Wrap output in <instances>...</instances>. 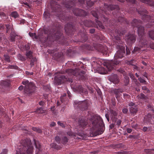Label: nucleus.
Returning <instances> with one entry per match:
<instances>
[{
	"instance_id": "nucleus-1",
	"label": "nucleus",
	"mask_w": 154,
	"mask_h": 154,
	"mask_svg": "<svg viewBox=\"0 0 154 154\" xmlns=\"http://www.w3.org/2000/svg\"><path fill=\"white\" fill-rule=\"evenodd\" d=\"M91 122L90 126L91 127L90 130L91 136H96L101 134L102 131L99 130V127L103 125V122L100 117L98 115L91 116L89 119Z\"/></svg>"
},
{
	"instance_id": "nucleus-2",
	"label": "nucleus",
	"mask_w": 154,
	"mask_h": 154,
	"mask_svg": "<svg viewBox=\"0 0 154 154\" xmlns=\"http://www.w3.org/2000/svg\"><path fill=\"white\" fill-rule=\"evenodd\" d=\"M21 143L23 147L18 149L16 154H26V152L27 154H32L33 147L30 141L28 140H23Z\"/></svg>"
},
{
	"instance_id": "nucleus-3",
	"label": "nucleus",
	"mask_w": 154,
	"mask_h": 154,
	"mask_svg": "<svg viewBox=\"0 0 154 154\" xmlns=\"http://www.w3.org/2000/svg\"><path fill=\"white\" fill-rule=\"evenodd\" d=\"M58 72H57L55 74H57ZM59 74L57 77H55L54 79V83L56 85H59L63 83L65 81L68 80V77L65 75L64 74H63L62 72L61 73L60 72H59Z\"/></svg>"
},
{
	"instance_id": "nucleus-4",
	"label": "nucleus",
	"mask_w": 154,
	"mask_h": 154,
	"mask_svg": "<svg viewBox=\"0 0 154 154\" xmlns=\"http://www.w3.org/2000/svg\"><path fill=\"white\" fill-rule=\"evenodd\" d=\"M99 64L103 65L104 66L106 67H110L112 66H115L119 64V62L118 61H113L109 60H102L101 61L98 62Z\"/></svg>"
},
{
	"instance_id": "nucleus-5",
	"label": "nucleus",
	"mask_w": 154,
	"mask_h": 154,
	"mask_svg": "<svg viewBox=\"0 0 154 154\" xmlns=\"http://www.w3.org/2000/svg\"><path fill=\"white\" fill-rule=\"evenodd\" d=\"M29 81L27 80L22 82L23 85H25L24 88V91L25 93L30 94L33 92V89L34 88L33 84L32 82L28 83Z\"/></svg>"
},
{
	"instance_id": "nucleus-6",
	"label": "nucleus",
	"mask_w": 154,
	"mask_h": 154,
	"mask_svg": "<svg viewBox=\"0 0 154 154\" xmlns=\"http://www.w3.org/2000/svg\"><path fill=\"white\" fill-rule=\"evenodd\" d=\"M117 48L118 50L114 56L115 60L122 58L124 54L125 53V48L123 46L120 45H118Z\"/></svg>"
},
{
	"instance_id": "nucleus-7",
	"label": "nucleus",
	"mask_w": 154,
	"mask_h": 154,
	"mask_svg": "<svg viewBox=\"0 0 154 154\" xmlns=\"http://www.w3.org/2000/svg\"><path fill=\"white\" fill-rule=\"evenodd\" d=\"M78 127L81 130L86 128L88 125V120L85 119H79L78 121Z\"/></svg>"
},
{
	"instance_id": "nucleus-8",
	"label": "nucleus",
	"mask_w": 154,
	"mask_h": 154,
	"mask_svg": "<svg viewBox=\"0 0 154 154\" xmlns=\"http://www.w3.org/2000/svg\"><path fill=\"white\" fill-rule=\"evenodd\" d=\"M127 43L131 44L134 43L136 39V38L135 35L134 34H129L127 36L126 38Z\"/></svg>"
},
{
	"instance_id": "nucleus-9",
	"label": "nucleus",
	"mask_w": 154,
	"mask_h": 154,
	"mask_svg": "<svg viewBox=\"0 0 154 154\" xmlns=\"http://www.w3.org/2000/svg\"><path fill=\"white\" fill-rule=\"evenodd\" d=\"M32 52L31 51H29L26 53V56L28 58L31 59L30 64L31 66H32L34 65L33 62L36 61V60L35 58L33 57L32 55Z\"/></svg>"
},
{
	"instance_id": "nucleus-10",
	"label": "nucleus",
	"mask_w": 154,
	"mask_h": 154,
	"mask_svg": "<svg viewBox=\"0 0 154 154\" xmlns=\"http://www.w3.org/2000/svg\"><path fill=\"white\" fill-rule=\"evenodd\" d=\"M109 81L115 84L118 83L119 80L117 75L116 74H113L109 78Z\"/></svg>"
},
{
	"instance_id": "nucleus-11",
	"label": "nucleus",
	"mask_w": 154,
	"mask_h": 154,
	"mask_svg": "<svg viewBox=\"0 0 154 154\" xmlns=\"http://www.w3.org/2000/svg\"><path fill=\"white\" fill-rule=\"evenodd\" d=\"M111 68H96L97 72L100 74H106L107 73V70H110Z\"/></svg>"
},
{
	"instance_id": "nucleus-12",
	"label": "nucleus",
	"mask_w": 154,
	"mask_h": 154,
	"mask_svg": "<svg viewBox=\"0 0 154 154\" xmlns=\"http://www.w3.org/2000/svg\"><path fill=\"white\" fill-rule=\"evenodd\" d=\"M0 85V88L5 90L9 86V84L8 82L2 81L1 82Z\"/></svg>"
},
{
	"instance_id": "nucleus-13",
	"label": "nucleus",
	"mask_w": 154,
	"mask_h": 154,
	"mask_svg": "<svg viewBox=\"0 0 154 154\" xmlns=\"http://www.w3.org/2000/svg\"><path fill=\"white\" fill-rule=\"evenodd\" d=\"M78 69L76 68L74 69H69L66 71V72L69 74H72L74 75H76V73H78Z\"/></svg>"
},
{
	"instance_id": "nucleus-14",
	"label": "nucleus",
	"mask_w": 154,
	"mask_h": 154,
	"mask_svg": "<svg viewBox=\"0 0 154 154\" xmlns=\"http://www.w3.org/2000/svg\"><path fill=\"white\" fill-rule=\"evenodd\" d=\"M141 24V22L136 19L134 20L132 22V25L134 27H138Z\"/></svg>"
},
{
	"instance_id": "nucleus-15",
	"label": "nucleus",
	"mask_w": 154,
	"mask_h": 154,
	"mask_svg": "<svg viewBox=\"0 0 154 154\" xmlns=\"http://www.w3.org/2000/svg\"><path fill=\"white\" fill-rule=\"evenodd\" d=\"M137 108L136 106L131 107L130 109V111L132 114L134 115L137 111Z\"/></svg>"
},
{
	"instance_id": "nucleus-16",
	"label": "nucleus",
	"mask_w": 154,
	"mask_h": 154,
	"mask_svg": "<svg viewBox=\"0 0 154 154\" xmlns=\"http://www.w3.org/2000/svg\"><path fill=\"white\" fill-rule=\"evenodd\" d=\"M144 28L143 26H140L138 27V33L139 35H141L144 33Z\"/></svg>"
},
{
	"instance_id": "nucleus-17",
	"label": "nucleus",
	"mask_w": 154,
	"mask_h": 154,
	"mask_svg": "<svg viewBox=\"0 0 154 154\" xmlns=\"http://www.w3.org/2000/svg\"><path fill=\"white\" fill-rule=\"evenodd\" d=\"M74 14L76 16H79L82 15L84 13V11L82 10L76 9L73 11Z\"/></svg>"
},
{
	"instance_id": "nucleus-18",
	"label": "nucleus",
	"mask_w": 154,
	"mask_h": 154,
	"mask_svg": "<svg viewBox=\"0 0 154 154\" xmlns=\"http://www.w3.org/2000/svg\"><path fill=\"white\" fill-rule=\"evenodd\" d=\"M110 117L111 119L113 120L115 118L117 115V113L115 111L112 110H110Z\"/></svg>"
},
{
	"instance_id": "nucleus-19",
	"label": "nucleus",
	"mask_w": 154,
	"mask_h": 154,
	"mask_svg": "<svg viewBox=\"0 0 154 154\" xmlns=\"http://www.w3.org/2000/svg\"><path fill=\"white\" fill-rule=\"evenodd\" d=\"M114 93L116 95L117 98H118L119 97H120V95L121 93H122L123 91L121 89H115L114 90Z\"/></svg>"
},
{
	"instance_id": "nucleus-20",
	"label": "nucleus",
	"mask_w": 154,
	"mask_h": 154,
	"mask_svg": "<svg viewBox=\"0 0 154 154\" xmlns=\"http://www.w3.org/2000/svg\"><path fill=\"white\" fill-rule=\"evenodd\" d=\"M46 110L42 108H38L35 112L38 114H42L45 113Z\"/></svg>"
},
{
	"instance_id": "nucleus-21",
	"label": "nucleus",
	"mask_w": 154,
	"mask_h": 154,
	"mask_svg": "<svg viewBox=\"0 0 154 154\" xmlns=\"http://www.w3.org/2000/svg\"><path fill=\"white\" fill-rule=\"evenodd\" d=\"M137 97L138 99H142L146 100L147 99V97L143 93H141L140 95H138Z\"/></svg>"
},
{
	"instance_id": "nucleus-22",
	"label": "nucleus",
	"mask_w": 154,
	"mask_h": 154,
	"mask_svg": "<svg viewBox=\"0 0 154 154\" xmlns=\"http://www.w3.org/2000/svg\"><path fill=\"white\" fill-rule=\"evenodd\" d=\"M34 143L35 144L36 148L38 149L39 150H40L41 148V145L39 142L38 141H35Z\"/></svg>"
},
{
	"instance_id": "nucleus-23",
	"label": "nucleus",
	"mask_w": 154,
	"mask_h": 154,
	"mask_svg": "<svg viewBox=\"0 0 154 154\" xmlns=\"http://www.w3.org/2000/svg\"><path fill=\"white\" fill-rule=\"evenodd\" d=\"M11 16L16 18L18 17V14L17 13L16 11L13 12L11 14Z\"/></svg>"
},
{
	"instance_id": "nucleus-24",
	"label": "nucleus",
	"mask_w": 154,
	"mask_h": 154,
	"mask_svg": "<svg viewBox=\"0 0 154 154\" xmlns=\"http://www.w3.org/2000/svg\"><path fill=\"white\" fill-rule=\"evenodd\" d=\"M75 88L76 89L80 92H82L83 91V88L81 86H79Z\"/></svg>"
},
{
	"instance_id": "nucleus-25",
	"label": "nucleus",
	"mask_w": 154,
	"mask_h": 154,
	"mask_svg": "<svg viewBox=\"0 0 154 154\" xmlns=\"http://www.w3.org/2000/svg\"><path fill=\"white\" fill-rule=\"evenodd\" d=\"M149 35L150 37L154 40V31H151L149 32Z\"/></svg>"
},
{
	"instance_id": "nucleus-26",
	"label": "nucleus",
	"mask_w": 154,
	"mask_h": 154,
	"mask_svg": "<svg viewBox=\"0 0 154 154\" xmlns=\"http://www.w3.org/2000/svg\"><path fill=\"white\" fill-rule=\"evenodd\" d=\"M5 60L8 62H10V57L8 55H4Z\"/></svg>"
},
{
	"instance_id": "nucleus-27",
	"label": "nucleus",
	"mask_w": 154,
	"mask_h": 154,
	"mask_svg": "<svg viewBox=\"0 0 154 154\" xmlns=\"http://www.w3.org/2000/svg\"><path fill=\"white\" fill-rule=\"evenodd\" d=\"M68 141V138L66 137H64L62 138V142L63 143H66Z\"/></svg>"
},
{
	"instance_id": "nucleus-28",
	"label": "nucleus",
	"mask_w": 154,
	"mask_h": 154,
	"mask_svg": "<svg viewBox=\"0 0 154 154\" xmlns=\"http://www.w3.org/2000/svg\"><path fill=\"white\" fill-rule=\"evenodd\" d=\"M29 36L32 37L33 39H34V38L35 39H37V38L35 36V33L29 32Z\"/></svg>"
},
{
	"instance_id": "nucleus-29",
	"label": "nucleus",
	"mask_w": 154,
	"mask_h": 154,
	"mask_svg": "<svg viewBox=\"0 0 154 154\" xmlns=\"http://www.w3.org/2000/svg\"><path fill=\"white\" fill-rule=\"evenodd\" d=\"M18 58L22 61H24L26 60L25 58L20 54L18 55Z\"/></svg>"
},
{
	"instance_id": "nucleus-30",
	"label": "nucleus",
	"mask_w": 154,
	"mask_h": 154,
	"mask_svg": "<svg viewBox=\"0 0 154 154\" xmlns=\"http://www.w3.org/2000/svg\"><path fill=\"white\" fill-rule=\"evenodd\" d=\"M129 75L130 77L134 81V82L136 81V79H135L134 75L131 72H129Z\"/></svg>"
},
{
	"instance_id": "nucleus-31",
	"label": "nucleus",
	"mask_w": 154,
	"mask_h": 154,
	"mask_svg": "<svg viewBox=\"0 0 154 154\" xmlns=\"http://www.w3.org/2000/svg\"><path fill=\"white\" fill-rule=\"evenodd\" d=\"M139 80L141 83H143L145 84H146V81L142 79L141 77H140L139 78Z\"/></svg>"
},
{
	"instance_id": "nucleus-32",
	"label": "nucleus",
	"mask_w": 154,
	"mask_h": 154,
	"mask_svg": "<svg viewBox=\"0 0 154 154\" xmlns=\"http://www.w3.org/2000/svg\"><path fill=\"white\" fill-rule=\"evenodd\" d=\"M87 5L89 7H91L92 6L94 3L91 1H89L87 2Z\"/></svg>"
},
{
	"instance_id": "nucleus-33",
	"label": "nucleus",
	"mask_w": 154,
	"mask_h": 154,
	"mask_svg": "<svg viewBox=\"0 0 154 154\" xmlns=\"http://www.w3.org/2000/svg\"><path fill=\"white\" fill-rule=\"evenodd\" d=\"M55 140L58 143H60V139L58 136H57L56 137H55Z\"/></svg>"
},
{
	"instance_id": "nucleus-34",
	"label": "nucleus",
	"mask_w": 154,
	"mask_h": 154,
	"mask_svg": "<svg viewBox=\"0 0 154 154\" xmlns=\"http://www.w3.org/2000/svg\"><path fill=\"white\" fill-rule=\"evenodd\" d=\"M124 82H125V84L126 85H127L129 83V78L128 77H126L125 78V80H124Z\"/></svg>"
},
{
	"instance_id": "nucleus-35",
	"label": "nucleus",
	"mask_w": 154,
	"mask_h": 154,
	"mask_svg": "<svg viewBox=\"0 0 154 154\" xmlns=\"http://www.w3.org/2000/svg\"><path fill=\"white\" fill-rule=\"evenodd\" d=\"M15 37V36H14L11 35L10 36V40H11V41L12 42L14 41Z\"/></svg>"
},
{
	"instance_id": "nucleus-36",
	"label": "nucleus",
	"mask_w": 154,
	"mask_h": 154,
	"mask_svg": "<svg viewBox=\"0 0 154 154\" xmlns=\"http://www.w3.org/2000/svg\"><path fill=\"white\" fill-rule=\"evenodd\" d=\"M128 111V109L126 108H124L122 109V112L126 114Z\"/></svg>"
},
{
	"instance_id": "nucleus-37",
	"label": "nucleus",
	"mask_w": 154,
	"mask_h": 154,
	"mask_svg": "<svg viewBox=\"0 0 154 154\" xmlns=\"http://www.w3.org/2000/svg\"><path fill=\"white\" fill-rule=\"evenodd\" d=\"M117 70L120 73L123 74L124 75L125 73V72L123 70L121 69V68H120V69H118Z\"/></svg>"
},
{
	"instance_id": "nucleus-38",
	"label": "nucleus",
	"mask_w": 154,
	"mask_h": 154,
	"mask_svg": "<svg viewBox=\"0 0 154 154\" xmlns=\"http://www.w3.org/2000/svg\"><path fill=\"white\" fill-rule=\"evenodd\" d=\"M122 122V121L120 120L119 119L116 122V125L118 126H119L121 124Z\"/></svg>"
},
{
	"instance_id": "nucleus-39",
	"label": "nucleus",
	"mask_w": 154,
	"mask_h": 154,
	"mask_svg": "<svg viewBox=\"0 0 154 154\" xmlns=\"http://www.w3.org/2000/svg\"><path fill=\"white\" fill-rule=\"evenodd\" d=\"M66 96V94H63V95L62 96V97H61V101L62 102H64V98H63V97H65Z\"/></svg>"
},
{
	"instance_id": "nucleus-40",
	"label": "nucleus",
	"mask_w": 154,
	"mask_h": 154,
	"mask_svg": "<svg viewBox=\"0 0 154 154\" xmlns=\"http://www.w3.org/2000/svg\"><path fill=\"white\" fill-rule=\"evenodd\" d=\"M140 48H139V47H135V48L133 50L134 52H135L137 51H138L140 49Z\"/></svg>"
},
{
	"instance_id": "nucleus-41",
	"label": "nucleus",
	"mask_w": 154,
	"mask_h": 154,
	"mask_svg": "<svg viewBox=\"0 0 154 154\" xmlns=\"http://www.w3.org/2000/svg\"><path fill=\"white\" fill-rule=\"evenodd\" d=\"M6 27L7 28V32H8L9 30L10 29V25L9 24H6L5 25Z\"/></svg>"
},
{
	"instance_id": "nucleus-42",
	"label": "nucleus",
	"mask_w": 154,
	"mask_h": 154,
	"mask_svg": "<svg viewBox=\"0 0 154 154\" xmlns=\"http://www.w3.org/2000/svg\"><path fill=\"white\" fill-rule=\"evenodd\" d=\"M49 14L48 13L45 12L44 15V17L45 18H47L49 16Z\"/></svg>"
},
{
	"instance_id": "nucleus-43",
	"label": "nucleus",
	"mask_w": 154,
	"mask_h": 154,
	"mask_svg": "<svg viewBox=\"0 0 154 154\" xmlns=\"http://www.w3.org/2000/svg\"><path fill=\"white\" fill-rule=\"evenodd\" d=\"M124 20V18L123 17H121L118 19V21L119 22H123Z\"/></svg>"
},
{
	"instance_id": "nucleus-44",
	"label": "nucleus",
	"mask_w": 154,
	"mask_h": 154,
	"mask_svg": "<svg viewBox=\"0 0 154 154\" xmlns=\"http://www.w3.org/2000/svg\"><path fill=\"white\" fill-rule=\"evenodd\" d=\"M7 152L8 150L7 149H4L1 154H7Z\"/></svg>"
},
{
	"instance_id": "nucleus-45",
	"label": "nucleus",
	"mask_w": 154,
	"mask_h": 154,
	"mask_svg": "<svg viewBox=\"0 0 154 154\" xmlns=\"http://www.w3.org/2000/svg\"><path fill=\"white\" fill-rule=\"evenodd\" d=\"M57 123L58 125H60V126H61L62 127H64V125H63V123H61L60 122H57Z\"/></svg>"
},
{
	"instance_id": "nucleus-46",
	"label": "nucleus",
	"mask_w": 154,
	"mask_h": 154,
	"mask_svg": "<svg viewBox=\"0 0 154 154\" xmlns=\"http://www.w3.org/2000/svg\"><path fill=\"white\" fill-rule=\"evenodd\" d=\"M129 105L131 107L134 106V103L132 102H131L129 103Z\"/></svg>"
},
{
	"instance_id": "nucleus-47",
	"label": "nucleus",
	"mask_w": 154,
	"mask_h": 154,
	"mask_svg": "<svg viewBox=\"0 0 154 154\" xmlns=\"http://www.w3.org/2000/svg\"><path fill=\"white\" fill-rule=\"evenodd\" d=\"M98 25L99 26V27H100L101 29H104V26L101 23H100L98 24Z\"/></svg>"
},
{
	"instance_id": "nucleus-48",
	"label": "nucleus",
	"mask_w": 154,
	"mask_h": 154,
	"mask_svg": "<svg viewBox=\"0 0 154 154\" xmlns=\"http://www.w3.org/2000/svg\"><path fill=\"white\" fill-rule=\"evenodd\" d=\"M51 145L53 148H56V146H57V145L56 143H53L51 144Z\"/></svg>"
},
{
	"instance_id": "nucleus-49",
	"label": "nucleus",
	"mask_w": 154,
	"mask_h": 154,
	"mask_svg": "<svg viewBox=\"0 0 154 154\" xmlns=\"http://www.w3.org/2000/svg\"><path fill=\"white\" fill-rule=\"evenodd\" d=\"M44 104V102L42 101H41L39 102V104L40 106H43Z\"/></svg>"
},
{
	"instance_id": "nucleus-50",
	"label": "nucleus",
	"mask_w": 154,
	"mask_h": 154,
	"mask_svg": "<svg viewBox=\"0 0 154 154\" xmlns=\"http://www.w3.org/2000/svg\"><path fill=\"white\" fill-rule=\"evenodd\" d=\"M147 107H148V109L149 110H151V109L152 108V107L151 105H148L147 106Z\"/></svg>"
},
{
	"instance_id": "nucleus-51",
	"label": "nucleus",
	"mask_w": 154,
	"mask_h": 154,
	"mask_svg": "<svg viewBox=\"0 0 154 154\" xmlns=\"http://www.w3.org/2000/svg\"><path fill=\"white\" fill-rule=\"evenodd\" d=\"M142 89L143 90H146L147 91H149V90H148V88L145 86H143L142 88Z\"/></svg>"
},
{
	"instance_id": "nucleus-52",
	"label": "nucleus",
	"mask_w": 154,
	"mask_h": 154,
	"mask_svg": "<svg viewBox=\"0 0 154 154\" xmlns=\"http://www.w3.org/2000/svg\"><path fill=\"white\" fill-rule=\"evenodd\" d=\"M126 54H129L130 53V51L129 50V49L127 47L126 48Z\"/></svg>"
},
{
	"instance_id": "nucleus-53",
	"label": "nucleus",
	"mask_w": 154,
	"mask_h": 154,
	"mask_svg": "<svg viewBox=\"0 0 154 154\" xmlns=\"http://www.w3.org/2000/svg\"><path fill=\"white\" fill-rule=\"evenodd\" d=\"M56 125V123L54 122H51V124H50V126L51 127H54V126Z\"/></svg>"
},
{
	"instance_id": "nucleus-54",
	"label": "nucleus",
	"mask_w": 154,
	"mask_h": 154,
	"mask_svg": "<svg viewBox=\"0 0 154 154\" xmlns=\"http://www.w3.org/2000/svg\"><path fill=\"white\" fill-rule=\"evenodd\" d=\"M95 32V29H91L90 30V33H93Z\"/></svg>"
},
{
	"instance_id": "nucleus-55",
	"label": "nucleus",
	"mask_w": 154,
	"mask_h": 154,
	"mask_svg": "<svg viewBox=\"0 0 154 154\" xmlns=\"http://www.w3.org/2000/svg\"><path fill=\"white\" fill-rule=\"evenodd\" d=\"M127 131L128 133H130L132 131V130L129 128H128L127 129Z\"/></svg>"
},
{
	"instance_id": "nucleus-56",
	"label": "nucleus",
	"mask_w": 154,
	"mask_h": 154,
	"mask_svg": "<svg viewBox=\"0 0 154 154\" xmlns=\"http://www.w3.org/2000/svg\"><path fill=\"white\" fill-rule=\"evenodd\" d=\"M21 4H23L24 5H26L27 6H28V7H29V5L27 2H21Z\"/></svg>"
},
{
	"instance_id": "nucleus-57",
	"label": "nucleus",
	"mask_w": 154,
	"mask_h": 154,
	"mask_svg": "<svg viewBox=\"0 0 154 154\" xmlns=\"http://www.w3.org/2000/svg\"><path fill=\"white\" fill-rule=\"evenodd\" d=\"M129 138H137L136 136L134 135H130L129 136Z\"/></svg>"
},
{
	"instance_id": "nucleus-58",
	"label": "nucleus",
	"mask_w": 154,
	"mask_h": 154,
	"mask_svg": "<svg viewBox=\"0 0 154 154\" xmlns=\"http://www.w3.org/2000/svg\"><path fill=\"white\" fill-rule=\"evenodd\" d=\"M0 15L1 16L4 17L5 16V14L3 12H0Z\"/></svg>"
},
{
	"instance_id": "nucleus-59",
	"label": "nucleus",
	"mask_w": 154,
	"mask_h": 154,
	"mask_svg": "<svg viewBox=\"0 0 154 154\" xmlns=\"http://www.w3.org/2000/svg\"><path fill=\"white\" fill-rule=\"evenodd\" d=\"M116 35H117V36H118V35H117L116 34V33L114 35V37H115V38L116 39L118 40H119L120 39V37H118V38H116Z\"/></svg>"
},
{
	"instance_id": "nucleus-60",
	"label": "nucleus",
	"mask_w": 154,
	"mask_h": 154,
	"mask_svg": "<svg viewBox=\"0 0 154 154\" xmlns=\"http://www.w3.org/2000/svg\"><path fill=\"white\" fill-rule=\"evenodd\" d=\"M37 132L38 133H41L42 132V131L41 129L38 128Z\"/></svg>"
},
{
	"instance_id": "nucleus-61",
	"label": "nucleus",
	"mask_w": 154,
	"mask_h": 154,
	"mask_svg": "<svg viewBox=\"0 0 154 154\" xmlns=\"http://www.w3.org/2000/svg\"><path fill=\"white\" fill-rule=\"evenodd\" d=\"M38 129V128H35H35L33 127L32 128V129L33 131H36V132L37 131Z\"/></svg>"
},
{
	"instance_id": "nucleus-62",
	"label": "nucleus",
	"mask_w": 154,
	"mask_h": 154,
	"mask_svg": "<svg viewBox=\"0 0 154 154\" xmlns=\"http://www.w3.org/2000/svg\"><path fill=\"white\" fill-rule=\"evenodd\" d=\"M114 124H112L110 125V128L112 129L114 127Z\"/></svg>"
},
{
	"instance_id": "nucleus-63",
	"label": "nucleus",
	"mask_w": 154,
	"mask_h": 154,
	"mask_svg": "<svg viewBox=\"0 0 154 154\" xmlns=\"http://www.w3.org/2000/svg\"><path fill=\"white\" fill-rule=\"evenodd\" d=\"M23 88V86H20L19 88H18V89L19 90H22Z\"/></svg>"
},
{
	"instance_id": "nucleus-64",
	"label": "nucleus",
	"mask_w": 154,
	"mask_h": 154,
	"mask_svg": "<svg viewBox=\"0 0 154 154\" xmlns=\"http://www.w3.org/2000/svg\"><path fill=\"white\" fill-rule=\"evenodd\" d=\"M147 128L146 127H144L143 128V131H147Z\"/></svg>"
}]
</instances>
